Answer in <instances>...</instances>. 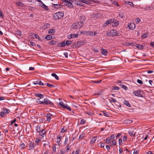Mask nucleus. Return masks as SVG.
Segmentation results:
<instances>
[{"mask_svg": "<svg viewBox=\"0 0 154 154\" xmlns=\"http://www.w3.org/2000/svg\"><path fill=\"white\" fill-rule=\"evenodd\" d=\"M39 80H38L37 81H35L34 82H33V83L34 84V85H37V84H38L39 85Z\"/></svg>", "mask_w": 154, "mask_h": 154, "instance_id": "55", "label": "nucleus"}, {"mask_svg": "<svg viewBox=\"0 0 154 154\" xmlns=\"http://www.w3.org/2000/svg\"><path fill=\"white\" fill-rule=\"evenodd\" d=\"M59 104L60 105H61L62 107L64 106V105H65L63 102H61L59 103Z\"/></svg>", "mask_w": 154, "mask_h": 154, "instance_id": "61", "label": "nucleus"}, {"mask_svg": "<svg viewBox=\"0 0 154 154\" xmlns=\"http://www.w3.org/2000/svg\"><path fill=\"white\" fill-rule=\"evenodd\" d=\"M38 39L40 41H41L42 39L37 34H36L35 35V38Z\"/></svg>", "mask_w": 154, "mask_h": 154, "instance_id": "41", "label": "nucleus"}, {"mask_svg": "<svg viewBox=\"0 0 154 154\" xmlns=\"http://www.w3.org/2000/svg\"><path fill=\"white\" fill-rule=\"evenodd\" d=\"M112 144L114 145H115L116 144V142L115 140H113L112 141Z\"/></svg>", "mask_w": 154, "mask_h": 154, "instance_id": "64", "label": "nucleus"}, {"mask_svg": "<svg viewBox=\"0 0 154 154\" xmlns=\"http://www.w3.org/2000/svg\"><path fill=\"white\" fill-rule=\"evenodd\" d=\"M64 15V13L62 12H56L54 14L53 18L55 20H57L62 19Z\"/></svg>", "mask_w": 154, "mask_h": 154, "instance_id": "3", "label": "nucleus"}, {"mask_svg": "<svg viewBox=\"0 0 154 154\" xmlns=\"http://www.w3.org/2000/svg\"><path fill=\"white\" fill-rule=\"evenodd\" d=\"M64 108L66 109L69 110V111H71V108L67 105L65 104L64 105V106L63 107Z\"/></svg>", "mask_w": 154, "mask_h": 154, "instance_id": "24", "label": "nucleus"}, {"mask_svg": "<svg viewBox=\"0 0 154 154\" xmlns=\"http://www.w3.org/2000/svg\"><path fill=\"white\" fill-rule=\"evenodd\" d=\"M97 33V32H93L92 31H88V35H94Z\"/></svg>", "mask_w": 154, "mask_h": 154, "instance_id": "22", "label": "nucleus"}, {"mask_svg": "<svg viewBox=\"0 0 154 154\" xmlns=\"http://www.w3.org/2000/svg\"><path fill=\"white\" fill-rule=\"evenodd\" d=\"M85 114H86L88 115L91 116L93 115V113L91 112H85Z\"/></svg>", "mask_w": 154, "mask_h": 154, "instance_id": "34", "label": "nucleus"}, {"mask_svg": "<svg viewBox=\"0 0 154 154\" xmlns=\"http://www.w3.org/2000/svg\"><path fill=\"white\" fill-rule=\"evenodd\" d=\"M96 137H93L91 139V144H93L95 143L96 139Z\"/></svg>", "mask_w": 154, "mask_h": 154, "instance_id": "31", "label": "nucleus"}, {"mask_svg": "<svg viewBox=\"0 0 154 154\" xmlns=\"http://www.w3.org/2000/svg\"><path fill=\"white\" fill-rule=\"evenodd\" d=\"M51 76L54 77L57 80L59 79V78L58 76L55 73H52L51 74Z\"/></svg>", "mask_w": 154, "mask_h": 154, "instance_id": "27", "label": "nucleus"}, {"mask_svg": "<svg viewBox=\"0 0 154 154\" xmlns=\"http://www.w3.org/2000/svg\"><path fill=\"white\" fill-rule=\"evenodd\" d=\"M84 23L80 21L74 23L72 25L74 29H80L84 26Z\"/></svg>", "mask_w": 154, "mask_h": 154, "instance_id": "4", "label": "nucleus"}, {"mask_svg": "<svg viewBox=\"0 0 154 154\" xmlns=\"http://www.w3.org/2000/svg\"><path fill=\"white\" fill-rule=\"evenodd\" d=\"M67 128L65 127H63L61 129V133H63L64 132H65L67 131Z\"/></svg>", "mask_w": 154, "mask_h": 154, "instance_id": "32", "label": "nucleus"}, {"mask_svg": "<svg viewBox=\"0 0 154 154\" xmlns=\"http://www.w3.org/2000/svg\"><path fill=\"white\" fill-rule=\"evenodd\" d=\"M122 88H123V89H124L125 90H127L128 89L127 87L126 86H125L123 85H122Z\"/></svg>", "mask_w": 154, "mask_h": 154, "instance_id": "60", "label": "nucleus"}, {"mask_svg": "<svg viewBox=\"0 0 154 154\" xmlns=\"http://www.w3.org/2000/svg\"><path fill=\"white\" fill-rule=\"evenodd\" d=\"M35 130L37 132H40L41 131L40 127L38 125L35 126Z\"/></svg>", "mask_w": 154, "mask_h": 154, "instance_id": "28", "label": "nucleus"}, {"mask_svg": "<svg viewBox=\"0 0 154 154\" xmlns=\"http://www.w3.org/2000/svg\"><path fill=\"white\" fill-rule=\"evenodd\" d=\"M137 82L138 83H139L141 85H142L143 84L142 81L140 79H137Z\"/></svg>", "mask_w": 154, "mask_h": 154, "instance_id": "52", "label": "nucleus"}, {"mask_svg": "<svg viewBox=\"0 0 154 154\" xmlns=\"http://www.w3.org/2000/svg\"><path fill=\"white\" fill-rule=\"evenodd\" d=\"M70 1H71L72 2V1L70 0H65L64 1L66 5H67V4H68V3H69Z\"/></svg>", "mask_w": 154, "mask_h": 154, "instance_id": "49", "label": "nucleus"}, {"mask_svg": "<svg viewBox=\"0 0 154 154\" xmlns=\"http://www.w3.org/2000/svg\"><path fill=\"white\" fill-rule=\"evenodd\" d=\"M83 2V3H85L87 5H89L90 4V3L88 1H85V0H82Z\"/></svg>", "mask_w": 154, "mask_h": 154, "instance_id": "50", "label": "nucleus"}, {"mask_svg": "<svg viewBox=\"0 0 154 154\" xmlns=\"http://www.w3.org/2000/svg\"><path fill=\"white\" fill-rule=\"evenodd\" d=\"M40 141H41V140L40 139H39V138H37L35 140V142L36 143H38Z\"/></svg>", "mask_w": 154, "mask_h": 154, "instance_id": "56", "label": "nucleus"}, {"mask_svg": "<svg viewBox=\"0 0 154 154\" xmlns=\"http://www.w3.org/2000/svg\"><path fill=\"white\" fill-rule=\"evenodd\" d=\"M36 34L34 33H31L30 34V36L31 37L33 38H35V35Z\"/></svg>", "mask_w": 154, "mask_h": 154, "instance_id": "43", "label": "nucleus"}, {"mask_svg": "<svg viewBox=\"0 0 154 154\" xmlns=\"http://www.w3.org/2000/svg\"><path fill=\"white\" fill-rule=\"evenodd\" d=\"M85 121L84 119H82L80 123L82 124L83 125L85 123Z\"/></svg>", "mask_w": 154, "mask_h": 154, "instance_id": "54", "label": "nucleus"}, {"mask_svg": "<svg viewBox=\"0 0 154 154\" xmlns=\"http://www.w3.org/2000/svg\"><path fill=\"white\" fill-rule=\"evenodd\" d=\"M0 17L2 18L4 17V15L2 11L0 9Z\"/></svg>", "mask_w": 154, "mask_h": 154, "instance_id": "48", "label": "nucleus"}, {"mask_svg": "<svg viewBox=\"0 0 154 154\" xmlns=\"http://www.w3.org/2000/svg\"><path fill=\"white\" fill-rule=\"evenodd\" d=\"M39 6L42 8H44L45 10L48 11L49 9L48 7L44 4L42 2L39 5Z\"/></svg>", "mask_w": 154, "mask_h": 154, "instance_id": "9", "label": "nucleus"}, {"mask_svg": "<svg viewBox=\"0 0 154 154\" xmlns=\"http://www.w3.org/2000/svg\"><path fill=\"white\" fill-rule=\"evenodd\" d=\"M122 139L119 138V145L122 144Z\"/></svg>", "mask_w": 154, "mask_h": 154, "instance_id": "51", "label": "nucleus"}, {"mask_svg": "<svg viewBox=\"0 0 154 154\" xmlns=\"http://www.w3.org/2000/svg\"><path fill=\"white\" fill-rule=\"evenodd\" d=\"M52 114L51 113H48L47 115V121H50L51 119Z\"/></svg>", "mask_w": 154, "mask_h": 154, "instance_id": "16", "label": "nucleus"}, {"mask_svg": "<svg viewBox=\"0 0 154 154\" xmlns=\"http://www.w3.org/2000/svg\"><path fill=\"white\" fill-rule=\"evenodd\" d=\"M111 140L109 137L107 138L106 140V142L108 144L109 143H110Z\"/></svg>", "mask_w": 154, "mask_h": 154, "instance_id": "36", "label": "nucleus"}, {"mask_svg": "<svg viewBox=\"0 0 154 154\" xmlns=\"http://www.w3.org/2000/svg\"><path fill=\"white\" fill-rule=\"evenodd\" d=\"M37 102L39 104L49 105L51 106H53L54 105V103L47 98H44L43 101H41L39 100Z\"/></svg>", "mask_w": 154, "mask_h": 154, "instance_id": "1", "label": "nucleus"}, {"mask_svg": "<svg viewBox=\"0 0 154 154\" xmlns=\"http://www.w3.org/2000/svg\"><path fill=\"white\" fill-rule=\"evenodd\" d=\"M75 4L79 6L84 7L85 6V5L83 4L82 1V0H79V1H76Z\"/></svg>", "mask_w": 154, "mask_h": 154, "instance_id": "10", "label": "nucleus"}, {"mask_svg": "<svg viewBox=\"0 0 154 154\" xmlns=\"http://www.w3.org/2000/svg\"><path fill=\"white\" fill-rule=\"evenodd\" d=\"M133 94L135 96L143 97L140 94V90L134 91L133 92Z\"/></svg>", "mask_w": 154, "mask_h": 154, "instance_id": "7", "label": "nucleus"}, {"mask_svg": "<svg viewBox=\"0 0 154 154\" xmlns=\"http://www.w3.org/2000/svg\"><path fill=\"white\" fill-rule=\"evenodd\" d=\"M106 22L107 25L110 23L111 24L112 26L113 27H116L119 24V21L112 19L107 20Z\"/></svg>", "mask_w": 154, "mask_h": 154, "instance_id": "2", "label": "nucleus"}, {"mask_svg": "<svg viewBox=\"0 0 154 154\" xmlns=\"http://www.w3.org/2000/svg\"><path fill=\"white\" fill-rule=\"evenodd\" d=\"M39 135L44 137L45 136L46 131L45 129H42L39 132Z\"/></svg>", "mask_w": 154, "mask_h": 154, "instance_id": "11", "label": "nucleus"}, {"mask_svg": "<svg viewBox=\"0 0 154 154\" xmlns=\"http://www.w3.org/2000/svg\"><path fill=\"white\" fill-rule=\"evenodd\" d=\"M101 49L102 50V54L104 56H106L107 55V53L108 52L106 50L104 49Z\"/></svg>", "mask_w": 154, "mask_h": 154, "instance_id": "21", "label": "nucleus"}, {"mask_svg": "<svg viewBox=\"0 0 154 154\" xmlns=\"http://www.w3.org/2000/svg\"><path fill=\"white\" fill-rule=\"evenodd\" d=\"M127 4L131 6H134V4L133 3L131 2H127Z\"/></svg>", "mask_w": 154, "mask_h": 154, "instance_id": "57", "label": "nucleus"}, {"mask_svg": "<svg viewBox=\"0 0 154 154\" xmlns=\"http://www.w3.org/2000/svg\"><path fill=\"white\" fill-rule=\"evenodd\" d=\"M72 43V41H67L66 42V45L67 46H69Z\"/></svg>", "mask_w": 154, "mask_h": 154, "instance_id": "37", "label": "nucleus"}, {"mask_svg": "<svg viewBox=\"0 0 154 154\" xmlns=\"http://www.w3.org/2000/svg\"><path fill=\"white\" fill-rule=\"evenodd\" d=\"M85 134L84 133H82L80 135L79 139V140L82 139L84 137Z\"/></svg>", "mask_w": 154, "mask_h": 154, "instance_id": "35", "label": "nucleus"}, {"mask_svg": "<svg viewBox=\"0 0 154 154\" xmlns=\"http://www.w3.org/2000/svg\"><path fill=\"white\" fill-rule=\"evenodd\" d=\"M140 21V19L139 18H137L135 20V21L137 23H139Z\"/></svg>", "mask_w": 154, "mask_h": 154, "instance_id": "59", "label": "nucleus"}, {"mask_svg": "<svg viewBox=\"0 0 154 154\" xmlns=\"http://www.w3.org/2000/svg\"><path fill=\"white\" fill-rule=\"evenodd\" d=\"M68 141V138L66 137L65 141L64 143V144L66 145Z\"/></svg>", "mask_w": 154, "mask_h": 154, "instance_id": "53", "label": "nucleus"}, {"mask_svg": "<svg viewBox=\"0 0 154 154\" xmlns=\"http://www.w3.org/2000/svg\"><path fill=\"white\" fill-rule=\"evenodd\" d=\"M109 138H110L111 140H113L115 138L114 135L113 134H112Z\"/></svg>", "mask_w": 154, "mask_h": 154, "instance_id": "62", "label": "nucleus"}, {"mask_svg": "<svg viewBox=\"0 0 154 154\" xmlns=\"http://www.w3.org/2000/svg\"><path fill=\"white\" fill-rule=\"evenodd\" d=\"M29 148H30L29 150L34 149L35 148V145L34 143L32 142H30L29 143Z\"/></svg>", "mask_w": 154, "mask_h": 154, "instance_id": "20", "label": "nucleus"}, {"mask_svg": "<svg viewBox=\"0 0 154 154\" xmlns=\"http://www.w3.org/2000/svg\"><path fill=\"white\" fill-rule=\"evenodd\" d=\"M150 46L154 48V42H152L150 43Z\"/></svg>", "mask_w": 154, "mask_h": 154, "instance_id": "63", "label": "nucleus"}, {"mask_svg": "<svg viewBox=\"0 0 154 154\" xmlns=\"http://www.w3.org/2000/svg\"><path fill=\"white\" fill-rule=\"evenodd\" d=\"M147 35H148V34L147 33H145V34H143L142 35L141 38H145L147 37Z\"/></svg>", "mask_w": 154, "mask_h": 154, "instance_id": "44", "label": "nucleus"}, {"mask_svg": "<svg viewBox=\"0 0 154 154\" xmlns=\"http://www.w3.org/2000/svg\"><path fill=\"white\" fill-rule=\"evenodd\" d=\"M45 85H46L49 88H54L55 87L54 85L48 83H45Z\"/></svg>", "mask_w": 154, "mask_h": 154, "instance_id": "29", "label": "nucleus"}, {"mask_svg": "<svg viewBox=\"0 0 154 154\" xmlns=\"http://www.w3.org/2000/svg\"><path fill=\"white\" fill-rule=\"evenodd\" d=\"M57 43V42L54 40H51L49 42V44L51 45H55Z\"/></svg>", "mask_w": 154, "mask_h": 154, "instance_id": "25", "label": "nucleus"}, {"mask_svg": "<svg viewBox=\"0 0 154 154\" xmlns=\"http://www.w3.org/2000/svg\"><path fill=\"white\" fill-rule=\"evenodd\" d=\"M56 146H59L57 144H54L52 148L53 152L55 153L56 152Z\"/></svg>", "mask_w": 154, "mask_h": 154, "instance_id": "23", "label": "nucleus"}, {"mask_svg": "<svg viewBox=\"0 0 154 154\" xmlns=\"http://www.w3.org/2000/svg\"><path fill=\"white\" fill-rule=\"evenodd\" d=\"M70 146L69 145V144H68L66 146V150L65 151L66 152L68 153V150H69L70 149Z\"/></svg>", "mask_w": 154, "mask_h": 154, "instance_id": "39", "label": "nucleus"}, {"mask_svg": "<svg viewBox=\"0 0 154 154\" xmlns=\"http://www.w3.org/2000/svg\"><path fill=\"white\" fill-rule=\"evenodd\" d=\"M15 4L21 7H23L26 6L23 3L19 2H16Z\"/></svg>", "mask_w": 154, "mask_h": 154, "instance_id": "18", "label": "nucleus"}, {"mask_svg": "<svg viewBox=\"0 0 154 154\" xmlns=\"http://www.w3.org/2000/svg\"><path fill=\"white\" fill-rule=\"evenodd\" d=\"M135 46L139 49L142 50L143 49L144 45L139 44H137L135 45Z\"/></svg>", "mask_w": 154, "mask_h": 154, "instance_id": "14", "label": "nucleus"}, {"mask_svg": "<svg viewBox=\"0 0 154 154\" xmlns=\"http://www.w3.org/2000/svg\"><path fill=\"white\" fill-rule=\"evenodd\" d=\"M123 103L125 105H126L127 106L129 107H131V105L128 100H125Z\"/></svg>", "mask_w": 154, "mask_h": 154, "instance_id": "19", "label": "nucleus"}, {"mask_svg": "<svg viewBox=\"0 0 154 154\" xmlns=\"http://www.w3.org/2000/svg\"><path fill=\"white\" fill-rule=\"evenodd\" d=\"M130 29L134 30L135 28V25L133 23H131L128 25Z\"/></svg>", "mask_w": 154, "mask_h": 154, "instance_id": "13", "label": "nucleus"}, {"mask_svg": "<svg viewBox=\"0 0 154 154\" xmlns=\"http://www.w3.org/2000/svg\"><path fill=\"white\" fill-rule=\"evenodd\" d=\"M10 112V110L7 109L3 108L2 109L1 112H0V116L3 117L7 114L9 113Z\"/></svg>", "mask_w": 154, "mask_h": 154, "instance_id": "5", "label": "nucleus"}, {"mask_svg": "<svg viewBox=\"0 0 154 154\" xmlns=\"http://www.w3.org/2000/svg\"><path fill=\"white\" fill-rule=\"evenodd\" d=\"M102 113H103V114L106 117H109V115L107 112L103 111V112H102Z\"/></svg>", "mask_w": 154, "mask_h": 154, "instance_id": "40", "label": "nucleus"}, {"mask_svg": "<svg viewBox=\"0 0 154 154\" xmlns=\"http://www.w3.org/2000/svg\"><path fill=\"white\" fill-rule=\"evenodd\" d=\"M79 19L80 20L79 21L84 23V22L86 20V17L85 16L82 15L79 17Z\"/></svg>", "mask_w": 154, "mask_h": 154, "instance_id": "12", "label": "nucleus"}, {"mask_svg": "<svg viewBox=\"0 0 154 154\" xmlns=\"http://www.w3.org/2000/svg\"><path fill=\"white\" fill-rule=\"evenodd\" d=\"M20 147L22 149L24 148H25V145L24 143H21L20 145Z\"/></svg>", "mask_w": 154, "mask_h": 154, "instance_id": "45", "label": "nucleus"}, {"mask_svg": "<svg viewBox=\"0 0 154 154\" xmlns=\"http://www.w3.org/2000/svg\"><path fill=\"white\" fill-rule=\"evenodd\" d=\"M112 89L114 90H118L119 89V88L118 86H113Z\"/></svg>", "mask_w": 154, "mask_h": 154, "instance_id": "47", "label": "nucleus"}, {"mask_svg": "<svg viewBox=\"0 0 154 154\" xmlns=\"http://www.w3.org/2000/svg\"><path fill=\"white\" fill-rule=\"evenodd\" d=\"M132 122V121L131 120L127 119L125 121V123L126 124H130Z\"/></svg>", "mask_w": 154, "mask_h": 154, "instance_id": "33", "label": "nucleus"}, {"mask_svg": "<svg viewBox=\"0 0 154 154\" xmlns=\"http://www.w3.org/2000/svg\"><path fill=\"white\" fill-rule=\"evenodd\" d=\"M55 32V29H50L48 31V33L49 34H52L54 33Z\"/></svg>", "mask_w": 154, "mask_h": 154, "instance_id": "26", "label": "nucleus"}, {"mask_svg": "<svg viewBox=\"0 0 154 154\" xmlns=\"http://www.w3.org/2000/svg\"><path fill=\"white\" fill-rule=\"evenodd\" d=\"M59 46L60 47H65L66 45V42L65 41H63L61 43H59L58 44Z\"/></svg>", "mask_w": 154, "mask_h": 154, "instance_id": "17", "label": "nucleus"}, {"mask_svg": "<svg viewBox=\"0 0 154 154\" xmlns=\"http://www.w3.org/2000/svg\"><path fill=\"white\" fill-rule=\"evenodd\" d=\"M110 35H112V36H113V35L118 36L120 34L118 31L115 29L111 30L110 31Z\"/></svg>", "mask_w": 154, "mask_h": 154, "instance_id": "6", "label": "nucleus"}, {"mask_svg": "<svg viewBox=\"0 0 154 154\" xmlns=\"http://www.w3.org/2000/svg\"><path fill=\"white\" fill-rule=\"evenodd\" d=\"M39 85H44V84L43 82H42L41 80H39Z\"/></svg>", "mask_w": 154, "mask_h": 154, "instance_id": "58", "label": "nucleus"}, {"mask_svg": "<svg viewBox=\"0 0 154 154\" xmlns=\"http://www.w3.org/2000/svg\"><path fill=\"white\" fill-rule=\"evenodd\" d=\"M66 6L70 8H72L73 7V6L71 1L69 3H68V4H67Z\"/></svg>", "mask_w": 154, "mask_h": 154, "instance_id": "38", "label": "nucleus"}, {"mask_svg": "<svg viewBox=\"0 0 154 154\" xmlns=\"http://www.w3.org/2000/svg\"><path fill=\"white\" fill-rule=\"evenodd\" d=\"M52 38V36L51 35H47L45 38V39L47 40H50Z\"/></svg>", "mask_w": 154, "mask_h": 154, "instance_id": "30", "label": "nucleus"}, {"mask_svg": "<svg viewBox=\"0 0 154 154\" xmlns=\"http://www.w3.org/2000/svg\"><path fill=\"white\" fill-rule=\"evenodd\" d=\"M81 34H83L85 35H88V31H81Z\"/></svg>", "mask_w": 154, "mask_h": 154, "instance_id": "42", "label": "nucleus"}, {"mask_svg": "<svg viewBox=\"0 0 154 154\" xmlns=\"http://www.w3.org/2000/svg\"><path fill=\"white\" fill-rule=\"evenodd\" d=\"M78 35L77 34L71 33L67 36V38L69 39H70L72 38L77 37Z\"/></svg>", "mask_w": 154, "mask_h": 154, "instance_id": "8", "label": "nucleus"}, {"mask_svg": "<svg viewBox=\"0 0 154 154\" xmlns=\"http://www.w3.org/2000/svg\"><path fill=\"white\" fill-rule=\"evenodd\" d=\"M16 34L18 35L19 36H21V31L19 30H17V31H16Z\"/></svg>", "mask_w": 154, "mask_h": 154, "instance_id": "46", "label": "nucleus"}, {"mask_svg": "<svg viewBox=\"0 0 154 154\" xmlns=\"http://www.w3.org/2000/svg\"><path fill=\"white\" fill-rule=\"evenodd\" d=\"M35 97H38L40 98V99H42L43 98L44 95L43 94L40 93H37L35 94Z\"/></svg>", "mask_w": 154, "mask_h": 154, "instance_id": "15", "label": "nucleus"}]
</instances>
